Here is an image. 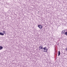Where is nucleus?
<instances>
[{
    "mask_svg": "<svg viewBox=\"0 0 67 67\" xmlns=\"http://www.w3.org/2000/svg\"><path fill=\"white\" fill-rule=\"evenodd\" d=\"M3 49V47L2 46H0V50H1V49Z\"/></svg>",
    "mask_w": 67,
    "mask_h": 67,
    "instance_id": "6",
    "label": "nucleus"
},
{
    "mask_svg": "<svg viewBox=\"0 0 67 67\" xmlns=\"http://www.w3.org/2000/svg\"><path fill=\"white\" fill-rule=\"evenodd\" d=\"M38 27L40 29H42L43 28V26L41 25H39L38 26Z\"/></svg>",
    "mask_w": 67,
    "mask_h": 67,
    "instance_id": "2",
    "label": "nucleus"
},
{
    "mask_svg": "<svg viewBox=\"0 0 67 67\" xmlns=\"http://www.w3.org/2000/svg\"><path fill=\"white\" fill-rule=\"evenodd\" d=\"M3 32L4 34H5V31H3Z\"/></svg>",
    "mask_w": 67,
    "mask_h": 67,
    "instance_id": "9",
    "label": "nucleus"
},
{
    "mask_svg": "<svg viewBox=\"0 0 67 67\" xmlns=\"http://www.w3.org/2000/svg\"><path fill=\"white\" fill-rule=\"evenodd\" d=\"M0 35H2V36H3V35H4V34L2 32H0Z\"/></svg>",
    "mask_w": 67,
    "mask_h": 67,
    "instance_id": "4",
    "label": "nucleus"
},
{
    "mask_svg": "<svg viewBox=\"0 0 67 67\" xmlns=\"http://www.w3.org/2000/svg\"><path fill=\"white\" fill-rule=\"evenodd\" d=\"M65 31L64 30H63L61 32L62 34H64L65 33Z\"/></svg>",
    "mask_w": 67,
    "mask_h": 67,
    "instance_id": "5",
    "label": "nucleus"
},
{
    "mask_svg": "<svg viewBox=\"0 0 67 67\" xmlns=\"http://www.w3.org/2000/svg\"><path fill=\"white\" fill-rule=\"evenodd\" d=\"M42 51H43V52H46V53H47V51H48V49L46 48V47H45L42 49Z\"/></svg>",
    "mask_w": 67,
    "mask_h": 67,
    "instance_id": "1",
    "label": "nucleus"
},
{
    "mask_svg": "<svg viewBox=\"0 0 67 67\" xmlns=\"http://www.w3.org/2000/svg\"><path fill=\"white\" fill-rule=\"evenodd\" d=\"M58 56H59V55H60V51H58Z\"/></svg>",
    "mask_w": 67,
    "mask_h": 67,
    "instance_id": "7",
    "label": "nucleus"
},
{
    "mask_svg": "<svg viewBox=\"0 0 67 67\" xmlns=\"http://www.w3.org/2000/svg\"><path fill=\"white\" fill-rule=\"evenodd\" d=\"M39 48L40 49H40H43V46H42V45H41L40 46V47H39Z\"/></svg>",
    "mask_w": 67,
    "mask_h": 67,
    "instance_id": "3",
    "label": "nucleus"
},
{
    "mask_svg": "<svg viewBox=\"0 0 67 67\" xmlns=\"http://www.w3.org/2000/svg\"><path fill=\"white\" fill-rule=\"evenodd\" d=\"M65 35H67V32H66L64 33Z\"/></svg>",
    "mask_w": 67,
    "mask_h": 67,
    "instance_id": "8",
    "label": "nucleus"
}]
</instances>
